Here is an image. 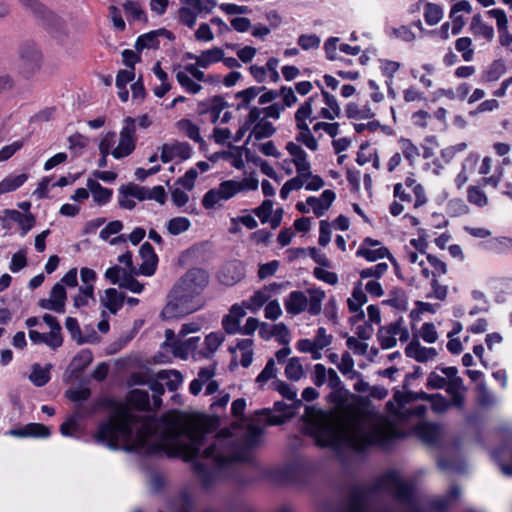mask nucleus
<instances>
[{
    "instance_id": "1",
    "label": "nucleus",
    "mask_w": 512,
    "mask_h": 512,
    "mask_svg": "<svg viewBox=\"0 0 512 512\" xmlns=\"http://www.w3.org/2000/svg\"><path fill=\"white\" fill-rule=\"evenodd\" d=\"M208 280V273L204 269H189L168 294V302L162 310V315L172 319L197 311L202 306L200 294L207 286Z\"/></svg>"
},
{
    "instance_id": "2",
    "label": "nucleus",
    "mask_w": 512,
    "mask_h": 512,
    "mask_svg": "<svg viewBox=\"0 0 512 512\" xmlns=\"http://www.w3.org/2000/svg\"><path fill=\"white\" fill-rule=\"evenodd\" d=\"M351 422L355 425V433L346 438V444L358 453L365 452L369 447L386 449L391 447L395 440L408 437L407 431L398 428L394 420L384 415L378 416L379 425L369 431H363L358 426L356 418H352Z\"/></svg>"
},
{
    "instance_id": "3",
    "label": "nucleus",
    "mask_w": 512,
    "mask_h": 512,
    "mask_svg": "<svg viewBox=\"0 0 512 512\" xmlns=\"http://www.w3.org/2000/svg\"><path fill=\"white\" fill-rule=\"evenodd\" d=\"M138 420V416L127 410H119L106 421L98 424L94 439L97 443L106 444L108 448L116 450L119 447L120 437L127 441L132 438L133 426Z\"/></svg>"
},
{
    "instance_id": "4",
    "label": "nucleus",
    "mask_w": 512,
    "mask_h": 512,
    "mask_svg": "<svg viewBox=\"0 0 512 512\" xmlns=\"http://www.w3.org/2000/svg\"><path fill=\"white\" fill-rule=\"evenodd\" d=\"M309 299L301 290L291 291L284 299V307L292 316L300 315L307 311L311 316H317L322 311V302L325 299V291L321 288L307 290Z\"/></svg>"
},
{
    "instance_id": "5",
    "label": "nucleus",
    "mask_w": 512,
    "mask_h": 512,
    "mask_svg": "<svg viewBox=\"0 0 512 512\" xmlns=\"http://www.w3.org/2000/svg\"><path fill=\"white\" fill-rule=\"evenodd\" d=\"M374 490H378V492H388L397 501L404 504H412L415 502L414 486L411 483L402 480L394 470H389L379 476L374 481Z\"/></svg>"
},
{
    "instance_id": "6",
    "label": "nucleus",
    "mask_w": 512,
    "mask_h": 512,
    "mask_svg": "<svg viewBox=\"0 0 512 512\" xmlns=\"http://www.w3.org/2000/svg\"><path fill=\"white\" fill-rule=\"evenodd\" d=\"M151 435V427L149 424L144 423L137 430L133 443L131 446H128L126 450L141 453L146 456H156L161 453H166L168 456L173 455L171 453L172 443L168 438L162 437L160 441L150 442L149 438Z\"/></svg>"
},
{
    "instance_id": "7",
    "label": "nucleus",
    "mask_w": 512,
    "mask_h": 512,
    "mask_svg": "<svg viewBox=\"0 0 512 512\" xmlns=\"http://www.w3.org/2000/svg\"><path fill=\"white\" fill-rule=\"evenodd\" d=\"M317 96V94L310 96L303 104H301L295 113L296 128L299 130L295 139L298 143L305 145L311 151H316L318 149V141L311 133V129L306 121L307 119H310L311 121L316 119V117L311 118V115L312 104Z\"/></svg>"
},
{
    "instance_id": "8",
    "label": "nucleus",
    "mask_w": 512,
    "mask_h": 512,
    "mask_svg": "<svg viewBox=\"0 0 512 512\" xmlns=\"http://www.w3.org/2000/svg\"><path fill=\"white\" fill-rule=\"evenodd\" d=\"M221 419L218 415L198 414L192 420V429L194 436L192 444L189 447L192 454L197 456L204 443L206 434L218 432L220 429Z\"/></svg>"
},
{
    "instance_id": "9",
    "label": "nucleus",
    "mask_w": 512,
    "mask_h": 512,
    "mask_svg": "<svg viewBox=\"0 0 512 512\" xmlns=\"http://www.w3.org/2000/svg\"><path fill=\"white\" fill-rule=\"evenodd\" d=\"M328 402L341 409H348L359 415L368 414V399L359 395L351 394L344 387L333 389L327 396Z\"/></svg>"
},
{
    "instance_id": "10",
    "label": "nucleus",
    "mask_w": 512,
    "mask_h": 512,
    "mask_svg": "<svg viewBox=\"0 0 512 512\" xmlns=\"http://www.w3.org/2000/svg\"><path fill=\"white\" fill-rule=\"evenodd\" d=\"M136 119L127 116L120 131L119 143L111 152L115 159H123L131 155L136 148Z\"/></svg>"
},
{
    "instance_id": "11",
    "label": "nucleus",
    "mask_w": 512,
    "mask_h": 512,
    "mask_svg": "<svg viewBox=\"0 0 512 512\" xmlns=\"http://www.w3.org/2000/svg\"><path fill=\"white\" fill-rule=\"evenodd\" d=\"M376 492H378V490H374V483L370 487L359 485L353 486L348 497V504L345 512H369V496ZM414 512L421 511L418 507H415Z\"/></svg>"
},
{
    "instance_id": "12",
    "label": "nucleus",
    "mask_w": 512,
    "mask_h": 512,
    "mask_svg": "<svg viewBox=\"0 0 512 512\" xmlns=\"http://www.w3.org/2000/svg\"><path fill=\"white\" fill-rule=\"evenodd\" d=\"M25 8L41 21L46 29H57L61 18L38 0H18Z\"/></svg>"
},
{
    "instance_id": "13",
    "label": "nucleus",
    "mask_w": 512,
    "mask_h": 512,
    "mask_svg": "<svg viewBox=\"0 0 512 512\" xmlns=\"http://www.w3.org/2000/svg\"><path fill=\"white\" fill-rule=\"evenodd\" d=\"M224 110V96L217 95L202 101L197 106V113L202 123L215 124Z\"/></svg>"
},
{
    "instance_id": "14",
    "label": "nucleus",
    "mask_w": 512,
    "mask_h": 512,
    "mask_svg": "<svg viewBox=\"0 0 512 512\" xmlns=\"http://www.w3.org/2000/svg\"><path fill=\"white\" fill-rule=\"evenodd\" d=\"M318 447L326 448L339 443V431L332 425H317L307 431Z\"/></svg>"
},
{
    "instance_id": "15",
    "label": "nucleus",
    "mask_w": 512,
    "mask_h": 512,
    "mask_svg": "<svg viewBox=\"0 0 512 512\" xmlns=\"http://www.w3.org/2000/svg\"><path fill=\"white\" fill-rule=\"evenodd\" d=\"M224 428L216 433V442L203 449L202 457L210 460L218 472L224 471Z\"/></svg>"
},
{
    "instance_id": "16",
    "label": "nucleus",
    "mask_w": 512,
    "mask_h": 512,
    "mask_svg": "<svg viewBox=\"0 0 512 512\" xmlns=\"http://www.w3.org/2000/svg\"><path fill=\"white\" fill-rule=\"evenodd\" d=\"M139 255L142 259V263L135 273L147 277L154 275L157 270L159 258L151 243L144 242L139 249Z\"/></svg>"
},
{
    "instance_id": "17",
    "label": "nucleus",
    "mask_w": 512,
    "mask_h": 512,
    "mask_svg": "<svg viewBox=\"0 0 512 512\" xmlns=\"http://www.w3.org/2000/svg\"><path fill=\"white\" fill-rule=\"evenodd\" d=\"M67 292L61 283H56L50 292V299H40L38 305L42 309L52 310L56 313L65 311Z\"/></svg>"
},
{
    "instance_id": "18",
    "label": "nucleus",
    "mask_w": 512,
    "mask_h": 512,
    "mask_svg": "<svg viewBox=\"0 0 512 512\" xmlns=\"http://www.w3.org/2000/svg\"><path fill=\"white\" fill-rule=\"evenodd\" d=\"M191 153L192 148L187 142L165 143L161 146L160 159L163 163H168L176 157L187 160L191 157Z\"/></svg>"
},
{
    "instance_id": "19",
    "label": "nucleus",
    "mask_w": 512,
    "mask_h": 512,
    "mask_svg": "<svg viewBox=\"0 0 512 512\" xmlns=\"http://www.w3.org/2000/svg\"><path fill=\"white\" fill-rule=\"evenodd\" d=\"M6 434L17 438H48L51 430L42 423H28L22 427L10 429Z\"/></svg>"
},
{
    "instance_id": "20",
    "label": "nucleus",
    "mask_w": 512,
    "mask_h": 512,
    "mask_svg": "<svg viewBox=\"0 0 512 512\" xmlns=\"http://www.w3.org/2000/svg\"><path fill=\"white\" fill-rule=\"evenodd\" d=\"M414 434L424 443L435 445L441 439V427L434 422H422L413 429Z\"/></svg>"
},
{
    "instance_id": "21",
    "label": "nucleus",
    "mask_w": 512,
    "mask_h": 512,
    "mask_svg": "<svg viewBox=\"0 0 512 512\" xmlns=\"http://www.w3.org/2000/svg\"><path fill=\"white\" fill-rule=\"evenodd\" d=\"M405 355L419 363H425L429 359L434 358L437 355V351L433 347L422 346L418 339L415 338L405 347Z\"/></svg>"
},
{
    "instance_id": "22",
    "label": "nucleus",
    "mask_w": 512,
    "mask_h": 512,
    "mask_svg": "<svg viewBox=\"0 0 512 512\" xmlns=\"http://www.w3.org/2000/svg\"><path fill=\"white\" fill-rule=\"evenodd\" d=\"M21 58L24 61L23 73L27 78L40 69L41 55L34 47L22 48Z\"/></svg>"
},
{
    "instance_id": "23",
    "label": "nucleus",
    "mask_w": 512,
    "mask_h": 512,
    "mask_svg": "<svg viewBox=\"0 0 512 512\" xmlns=\"http://www.w3.org/2000/svg\"><path fill=\"white\" fill-rule=\"evenodd\" d=\"M4 214L6 218L16 222L21 229V236H25L35 225L36 218L31 213H21L15 209H5Z\"/></svg>"
},
{
    "instance_id": "24",
    "label": "nucleus",
    "mask_w": 512,
    "mask_h": 512,
    "mask_svg": "<svg viewBox=\"0 0 512 512\" xmlns=\"http://www.w3.org/2000/svg\"><path fill=\"white\" fill-rule=\"evenodd\" d=\"M93 361L90 349L80 350L72 359L69 369L72 376L78 377Z\"/></svg>"
},
{
    "instance_id": "25",
    "label": "nucleus",
    "mask_w": 512,
    "mask_h": 512,
    "mask_svg": "<svg viewBox=\"0 0 512 512\" xmlns=\"http://www.w3.org/2000/svg\"><path fill=\"white\" fill-rule=\"evenodd\" d=\"M493 458L500 467L502 473L506 476H512V449L502 445L494 449Z\"/></svg>"
},
{
    "instance_id": "26",
    "label": "nucleus",
    "mask_w": 512,
    "mask_h": 512,
    "mask_svg": "<svg viewBox=\"0 0 512 512\" xmlns=\"http://www.w3.org/2000/svg\"><path fill=\"white\" fill-rule=\"evenodd\" d=\"M263 432L260 425L250 420L246 424V431L242 437L243 446L247 449L255 448L259 444Z\"/></svg>"
},
{
    "instance_id": "27",
    "label": "nucleus",
    "mask_w": 512,
    "mask_h": 512,
    "mask_svg": "<svg viewBox=\"0 0 512 512\" xmlns=\"http://www.w3.org/2000/svg\"><path fill=\"white\" fill-rule=\"evenodd\" d=\"M382 305L390 306L399 311H406L408 308V297L401 287H394L389 291V298L382 301Z\"/></svg>"
},
{
    "instance_id": "28",
    "label": "nucleus",
    "mask_w": 512,
    "mask_h": 512,
    "mask_svg": "<svg viewBox=\"0 0 512 512\" xmlns=\"http://www.w3.org/2000/svg\"><path fill=\"white\" fill-rule=\"evenodd\" d=\"M87 187L89 188V190L92 193L93 200L98 205H101V206L105 205L112 198V195H113L112 189L103 187L99 182H97L93 179H88Z\"/></svg>"
},
{
    "instance_id": "29",
    "label": "nucleus",
    "mask_w": 512,
    "mask_h": 512,
    "mask_svg": "<svg viewBox=\"0 0 512 512\" xmlns=\"http://www.w3.org/2000/svg\"><path fill=\"white\" fill-rule=\"evenodd\" d=\"M128 402L138 411H149L151 409L149 394L145 390L133 389L128 394Z\"/></svg>"
},
{
    "instance_id": "30",
    "label": "nucleus",
    "mask_w": 512,
    "mask_h": 512,
    "mask_svg": "<svg viewBox=\"0 0 512 512\" xmlns=\"http://www.w3.org/2000/svg\"><path fill=\"white\" fill-rule=\"evenodd\" d=\"M280 287V284L273 282L264 286L263 289L255 291L250 297V302L253 308L255 310L261 308L266 302H268L270 293L278 290Z\"/></svg>"
},
{
    "instance_id": "31",
    "label": "nucleus",
    "mask_w": 512,
    "mask_h": 512,
    "mask_svg": "<svg viewBox=\"0 0 512 512\" xmlns=\"http://www.w3.org/2000/svg\"><path fill=\"white\" fill-rule=\"evenodd\" d=\"M124 295L115 288H108L105 291V300L103 305L112 313L116 314L123 306Z\"/></svg>"
},
{
    "instance_id": "32",
    "label": "nucleus",
    "mask_w": 512,
    "mask_h": 512,
    "mask_svg": "<svg viewBox=\"0 0 512 512\" xmlns=\"http://www.w3.org/2000/svg\"><path fill=\"white\" fill-rule=\"evenodd\" d=\"M157 378L165 381V387L171 392L176 391L183 381L182 374L177 370H160L157 373Z\"/></svg>"
},
{
    "instance_id": "33",
    "label": "nucleus",
    "mask_w": 512,
    "mask_h": 512,
    "mask_svg": "<svg viewBox=\"0 0 512 512\" xmlns=\"http://www.w3.org/2000/svg\"><path fill=\"white\" fill-rule=\"evenodd\" d=\"M427 397V393L424 391L414 392V391H400L396 390L393 394V399L398 405V409L405 407V405L417 401L422 400L425 401Z\"/></svg>"
},
{
    "instance_id": "34",
    "label": "nucleus",
    "mask_w": 512,
    "mask_h": 512,
    "mask_svg": "<svg viewBox=\"0 0 512 512\" xmlns=\"http://www.w3.org/2000/svg\"><path fill=\"white\" fill-rule=\"evenodd\" d=\"M177 126L188 138L199 143L200 149H203L205 141L201 137L199 127L196 124L189 119H181L177 122Z\"/></svg>"
},
{
    "instance_id": "35",
    "label": "nucleus",
    "mask_w": 512,
    "mask_h": 512,
    "mask_svg": "<svg viewBox=\"0 0 512 512\" xmlns=\"http://www.w3.org/2000/svg\"><path fill=\"white\" fill-rule=\"evenodd\" d=\"M196 61L198 66L207 68L213 63L224 61V50L222 48L208 49L196 57Z\"/></svg>"
},
{
    "instance_id": "36",
    "label": "nucleus",
    "mask_w": 512,
    "mask_h": 512,
    "mask_svg": "<svg viewBox=\"0 0 512 512\" xmlns=\"http://www.w3.org/2000/svg\"><path fill=\"white\" fill-rule=\"evenodd\" d=\"M123 9L127 15L128 21H140L144 23L148 22L147 14L142 9L138 1L127 0L123 4Z\"/></svg>"
},
{
    "instance_id": "37",
    "label": "nucleus",
    "mask_w": 512,
    "mask_h": 512,
    "mask_svg": "<svg viewBox=\"0 0 512 512\" xmlns=\"http://www.w3.org/2000/svg\"><path fill=\"white\" fill-rule=\"evenodd\" d=\"M470 30L474 35H481L487 41H491L494 37V29L482 21L480 14H475L471 20Z\"/></svg>"
},
{
    "instance_id": "38",
    "label": "nucleus",
    "mask_w": 512,
    "mask_h": 512,
    "mask_svg": "<svg viewBox=\"0 0 512 512\" xmlns=\"http://www.w3.org/2000/svg\"><path fill=\"white\" fill-rule=\"evenodd\" d=\"M27 179L28 175L26 173L6 176L2 181H0V195L17 190L27 181Z\"/></svg>"
},
{
    "instance_id": "39",
    "label": "nucleus",
    "mask_w": 512,
    "mask_h": 512,
    "mask_svg": "<svg viewBox=\"0 0 512 512\" xmlns=\"http://www.w3.org/2000/svg\"><path fill=\"white\" fill-rule=\"evenodd\" d=\"M506 71L505 63L502 59L494 60L488 68L482 74L483 82H495L497 81Z\"/></svg>"
},
{
    "instance_id": "40",
    "label": "nucleus",
    "mask_w": 512,
    "mask_h": 512,
    "mask_svg": "<svg viewBox=\"0 0 512 512\" xmlns=\"http://www.w3.org/2000/svg\"><path fill=\"white\" fill-rule=\"evenodd\" d=\"M149 189L146 187L138 186L134 183L121 185L119 188V195L124 197H133L139 201L149 200Z\"/></svg>"
},
{
    "instance_id": "41",
    "label": "nucleus",
    "mask_w": 512,
    "mask_h": 512,
    "mask_svg": "<svg viewBox=\"0 0 512 512\" xmlns=\"http://www.w3.org/2000/svg\"><path fill=\"white\" fill-rule=\"evenodd\" d=\"M386 408L389 413H391L401 419H407L411 416H416V417L421 418V417H424L427 412V407L423 404L417 405L411 409H406L404 412H402L400 409H396L394 407L393 403L389 401L386 404Z\"/></svg>"
},
{
    "instance_id": "42",
    "label": "nucleus",
    "mask_w": 512,
    "mask_h": 512,
    "mask_svg": "<svg viewBox=\"0 0 512 512\" xmlns=\"http://www.w3.org/2000/svg\"><path fill=\"white\" fill-rule=\"evenodd\" d=\"M50 369L51 365L43 368L40 364H34L29 376L30 381L37 387L45 386L51 379Z\"/></svg>"
},
{
    "instance_id": "43",
    "label": "nucleus",
    "mask_w": 512,
    "mask_h": 512,
    "mask_svg": "<svg viewBox=\"0 0 512 512\" xmlns=\"http://www.w3.org/2000/svg\"><path fill=\"white\" fill-rule=\"evenodd\" d=\"M345 113L349 119H371L375 115L368 104L360 108L359 105L354 102H349L346 105Z\"/></svg>"
},
{
    "instance_id": "44",
    "label": "nucleus",
    "mask_w": 512,
    "mask_h": 512,
    "mask_svg": "<svg viewBox=\"0 0 512 512\" xmlns=\"http://www.w3.org/2000/svg\"><path fill=\"white\" fill-rule=\"evenodd\" d=\"M390 251L385 246H380L377 249H370L366 247H359L356 251L357 257H363L369 262L377 261L378 259L387 258Z\"/></svg>"
},
{
    "instance_id": "45",
    "label": "nucleus",
    "mask_w": 512,
    "mask_h": 512,
    "mask_svg": "<svg viewBox=\"0 0 512 512\" xmlns=\"http://www.w3.org/2000/svg\"><path fill=\"white\" fill-rule=\"evenodd\" d=\"M194 473L200 478L202 486L209 488L214 481V473L212 469L205 463L195 461L192 465Z\"/></svg>"
},
{
    "instance_id": "46",
    "label": "nucleus",
    "mask_w": 512,
    "mask_h": 512,
    "mask_svg": "<svg viewBox=\"0 0 512 512\" xmlns=\"http://www.w3.org/2000/svg\"><path fill=\"white\" fill-rule=\"evenodd\" d=\"M159 46L160 41L158 40L156 32L154 30L138 36L134 45L136 51L138 52H141L146 48L158 49Z\"/></svg>"
},
{
    "instance_id": "47",
    "label": "nucleus",
    "mask_w": 512,
    "mask_h": 512,
    "mask_svg": "<svg viewBox=\"0 0 512 512\" xmlns=\"http://www.w3.org/2000/svg\"><path fill=\"white\" fill-rule=\"evenodd\" d=\"M264 90H266L265 86H251L238 92L235 95L236 98L240 99V102L237 104V109H247L249 107L250 102Z\"/></svg>"
},
{
    "instance_id": "48",
    "label": "nucleus",
    "mask_w": 512,
    "mask_h": 512,
    "mask_svg": "<svg viewBox=\"0 0 512 512\" xmlns=\"http://www.w3.org/2000/svg\"><path fill=\"white\" fill-rule=\"evenodd\" d=\"M222 340L223 338H220L217 333H210L205 337L203 347L198 351V356L209 358L217 350Z\"/></svg>"
},
{
    "instance_id": "49",
    "label": "nucleus",
    "mask_w": 512,
    "mask_h": 512,
    "mask_svg": "<svg viewBox=\"0 0 512 512\" xmlns=\"http://www.w3.org/2000/svg\"><path fill=\"white\" fill-rule=\"evenodd\" d=\"M244 316V309L238 304H234L230 309V314H226V334L237 333V329L234 327L239 324V320Z\"/></svg>"
},
{
    "instance_id": "50",
    "label": "nucleus",
    "mask_w": 512,
    "mask_h": 512,
    "mask_svg": "<svg viewBox=\"0 0 512 512\" xmlns=\"http://www.w3.org/2000/svg\"><path fill=\"white\" fill-rule=\"evenodd\" d=\"M443 18V9L439 4L427 2L424 5V19L430 25H436Z\"/></svg>"
},
{
    "instance_id": "51",
    "label": "nucleus",
    "mask_w": 512,
    "mask_h": 512,
    "mask_svg": "<svg viewBox=\"0 0 512 512\" xmlns=\"http://www.w3.org/2000/svg\"><path fill=\"white\" fill-rule=\"evenodd\" d=\"M275 132L276 128L271 122L260 120L253 126L250 136L253 135L256 140H261L273 136Z\"/></svg>"
},
{
    "instance_id": "52",
    "label": "nucleus",
    "mask_w": 512,
    "mask_h": 512,
    "mask_svg": "<svg viewBox=\"0 0 512 512\" xmlns=\"http://www.w3.org/2000/svg\"><path fill=\"white\" fill-rule=\"evenodd\" d=\"M221 199H224V181L219 183L216 190L211 189L205 193L202 199V205L206 209H211Z\"/></svg>"
},
{
    "instance_id": "53",
    "label": "nucleus",
    "mask_w": 512,
    "mask_h": 512,
    "mask_svg": "<svg viewBox=\"0 0 512 512\" xmlns=\"http://www.w3.org/2000/svg\"><path fill=\"white\" fill-rule=\"evenodd\" d=\"M285 375L292 381H298L303 377L304 370L298 357H292L289 359L285 367Z\"/></svg>"
},
{
    "instance_id": "54",
    "label": "nucleus",
    "mask_w": 512,
    "mask_h": 512,
    "mask_svg": "<svg viewBox=\"0 0 512 512\" xmlns=\"http://www.w3.org/2000/svg\"><path fill=\"white\" fill-rule=\"evenodd\" d=\"M425 401H429L431 403V409L435 413H444L451 405L450 401L440 393H427Z\"/></svg>"
},
{
    "instance_id": "55",
    "label": "nucleus",
    "mask_w": 512,
    "mask_h": 512,
    "mask_svg": "<svg viewBox=\"0 0 512 512\" xmlns=\"http://www.w3.org/2000/svg\"><path fill=\"white\" fill-rule=\"evenodd\" d=\"M191 226V222L186 217H174L170 219L167 223V230L171 235H180L181 233L187 231Z\"/></svg>"
},
{
    "instance_id": "56",
    "label": "nucleus",
    "mask_w": 512,
    "mask_h": 512,
    "mask_svg": "<svg viewBox=\"0 0 512 512\" xmlns=\"http://www.w3.org/2000/svg\"><path fill=\"white\" fill-rule=\"evenodd\" d=\"M353 299L347 300V306L350 312H356L362 309V306L367 303L368 298L364 291L359 287H354L352 291Z\"/></svg>"
},
{
    "instance_id": "57",
    "label": "nucleus",
    "mask_w": 512,
    "mask_h": 512,
    "mask_svg": "<svg viewBox=\"0 0 512 512\" xmlns=\"http://www.w3.org/2000/svg\"><path fill=\"white\" fill-rule=\"evenodd\" d=\"M467 199L471 204L478 207H484L488 204V198L483 190L478 187L471 185L467 189Z\"/></svg>"
},
{
    "instance_id": "58",
    "label": "nucleus",
    "mask_w": 512,
    "mask_h": 512,
    "mask_svg": "<svg viewBox=\"0 0 512 512\" xmlns=\"http://www.w3.org/2000/svg\"><path fill=\"white\" fill-rule=\"evenodd\" d=\"M399 144L403 156L409 161L410 165H412L415 158L420 155L418 147L410 139L403 137L399 139Z\"/></svg>"
},
{
    "instance_id": "59",
    "label": "nucleus",
    "mask_w": 512,
    "mask_h": 512,
    "mask_svg": "<svg viewBox=\"0 0 512 512\" xmlns=\"http://www.w3.org/2000/svg\"><path fill=\"white\" fill-rule=\"evenodd\" d=\"M69 149L73 152L75 156H78L82 153V150L88 144V138L81 133H74L68 137Z\"/></svg>"
},
{
    "instance_id": "60",
    "label": "nucleus",
    "mask_w": 512,
    "mask_h": 512,
    "mask_svg": "<svg viewBox=\"0 0 512 512\" xmlns=\"http://www.w3.org/2000/svg\"><path fill=\"white\" fill-rule=\"evenodd\" d=\"M472 40L469 37H460L455 42V48L458 52L462 53L464 61H471L473 59L474 51L471 48Z\"/></svg>"
},
{
    "instance_id": "61",
    "label": "nucleus",
    "mask_w": 512,
    "mask_h": 512,
    "mask_svg": "<svg viewBox=\"0 0 512 512\" xmlns=\"http://www.w3.org/2000/svg\"><path fill=\"white\" fill-rule=\"evenodd\" d=\"M119 286L138 294L144 289V285L128 272H123L122 281L119 283Z\"/></svg>"
},
{
    "instance_id": "62",
    "label": "nucleus",
    "mask_w": 512,
    "mask_h": 512,
    "mask_svg": "<svg viewBox=\"0 0 512 512\" xmlns=\"http://www.w3.org/2000/svg\"><path fill=\"white\" fill-rule=\"evenodd\" d=\"M277 369L273 358H269L263 370L256 377V382L259 385L265 384L268 380L276 377Z\"/></svg>"
},
{
    "instance_id": "63",
    "label": "nucleus",
    "mask_w": 512,
    "mask_h": 512,
    "mask_svg": "<svg viewBox=\"0 0 512 512\" xmlns=\"http://www.w3.org/2000/svg\"><path fill=\"white\" fill-rule=\"evenodd\" d=\"M253 212L260 219L262 224L268 223L273 212V201L265 199L260 206L253 210Z\"/></svg>"
},
{
    "instance_id": "64",
    "label": "nucleus",
    "mask_w": 512,
    "mask_h": 512,
    "mask_svg": "<svg viewBox=\"0 0 512 512\" xmlns=\"http://www.w3.org/2000/svg\"><path fill=\"white\" fill-rule=\"evenodd\" d=\"M176 79L179 84L191 94H196L201 90V85L191 79L185 72L179 71L176 74Z\"/></svg>"
}]
</instances>
